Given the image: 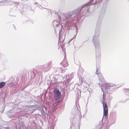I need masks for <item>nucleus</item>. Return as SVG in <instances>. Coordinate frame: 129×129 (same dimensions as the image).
<instances>
[{"label": "nucleus", "instance_id": "dca6fc26", "mask_svg": "<svg viewBox=\"0 0 129 129\" xmlns=\"http://www.w3.org/2000/svg\"><path fill=\"white\" fill-rule=\"evenodd\" d=\"M57 79L55 77H53L51 81L52 83L53 84H55L57 82Z\"/></svg>", "mask_w": 129, "mask_h": 129}, {"label": "nucleus", "instance_id": "f257e3e1", "mask_svg": "<svg viewBox=\"0 0 129 129\" xmlns=\"http://www.w3.org/2000/svg\"><path fill=\"white\" fill-rule=\"evenodd\" d=\"M94 0H90L87 3L82 5L81 7L77 9L72 11L68 12L66 13H61L60 16L58 15L59 21H61L63 24L61 25L57 23V21L54 20L53 21L54 25L55 24L56 27H58L59 25L61 26L65 25L68 27H70L72 25L75 23V21H76L78 18L84 16L87 13L88 11L89 10L90 8L89 5H88L87 8L85 7L88 5ZM103 0H99L100 2H101Z\"/></svg>", "mask_w": 129, "mask_h": 129}, {"label": "nucleus", "instance_id": "a878e982", "mask_svg": "<svg viewBox=\"0 0 129 129\" xmlns=\"http://www.w3.org/2000/svg\"><path fill=\"white\" fill-rule=\"evenodd\" d=\"M40 8L41 9H43V8L41 6H40Z\"/></svg>", "mask_w": 129, "mask_h": 129}, {"label": "nucleus", "instance_id": "b1692460", "mask_svg": "<svg viewBox=\"0 0 129 129\" xmlns=\"http://www.w3.org/2000/svg\"><path fill=\"white\" fill-rule=\"evenodd\" d=\"M97 0H96L95 2V3L93 4H91V5H94L96 4H97Z\"/></svg>", "mask_w": 129, "mask_h": 129}, {"label": "nucleus", "instance_id": "7c9ffc66", "mask_svg": "<svg viewBox=\"0 0 129 129\" xmlns=\"http://www.w3.org/2000/svg\"><path fill=\"white\" fill-rule=\"evenodd\" d=\"M44 108L45 109L46 111V108L45 107H44Z\"/></svg>", "mask_w": 129, "mask_h": 129}, {"label": "nucleus", "instance_id": "a211bd4d", "mask_svg": "<svg viewBox=\"0 0 129 129\" xmlns=\"http://www.w3.org/2000/svg\"><path fill=\"white\" fill-rule=\"evenodd\" d=\"M99 80L100 81L102 82H104V79L102 75H101L100 77L99 76Z\"/></svg>", "mask_w": 129, "mask_h": 129}, {"label": "nucleus", "instance_id": "c9c22d12", "mask_svg": "<svg viewBox=\"0 0 129 129\" xmlns=\"http://www.w3.org/2000/svg\"><path fill=\"white\" fill-rule=\"evenodd\" d=\"M14 28L15 29H16L14 27Z\"/></svg>", "mask_w": 129, "mask_h": 129}, {"label": "nucleus", "instance_id": "f704fd0d", "mask_svg": "<svg viewBox=\"0 0 129 129\" xmlns=\"http://www.w3.org/2000/svg\"><path fill=\"white\" fill-rule=\"evenodd\" d=\"M71 83V85H72V84H73V83Z\"/></svg>", "mask_w": 129, "mask_h": 129}, {"label": "nucleus", "instance_id": "7ed1b4c3", "mask_svg": "<svg viewBox=\"0 0 129 129\" xmlns=\"http://www.w3.org/2000/svg\"><path fill=\"white\" fill-rule=\"evenodd\" d=\"M55 98L56 102L59 103L60 101L61 96V93L59 89L57 88L54 89V90Z\"/></svg>", "mask_w": 129, "mask_h": 129}, {"label": "nucleus", "instance_id": "cd10ccee", "mask_svg": "<svg viewBox=\"0 0 129 129\" xmlns=\"http://www.w3.org/2000/svg\"><path fill=\"white\" fill-rule=\"evenodd\" d=\"M48 5V3L47 2L45 3V6H47Z\"/></svg>", "mask_w": 129, "mask_h": 129}, {"label": "nucleus", "instance_id": "f03ea898", "mask_svg": "<svg viewBox=\"0 0 129 129\" xmlns=\"http://www.w3.org/2000/svg\"><path fill=\"white\" fill-rule=\"evenodd\" d=\"M105 12V11L101 10L99 15L96 23L95 35L93 37L92 41L95 49L96 57H99L101 55L100 45L99 41V35L101 27L102 21Z\"/></svg>", "mask_w": 129, "mask_h": 129}, {"label": "nucleus", "instance_id": "72a5a7b5", "mask_svg": "<svg viewBox=\"0 0 129 129\" xmlns=\"http://www.w3.org/2000/svg\"><path fill=\"white\" fill-rule=\"evenodd\" d=\"M71 85H70L69 86V87H71Z\"/></svg>", "mask_w": 129, "mask_h": 129}, {"label": "nucleus", "instance_id": "39448f33", "mask_svg": "<svg viewBox=\"0 0 129 129\" xmlns=\"http://www.w3.org/2000/svg\"><path fill=\"white\" fill-rule=\"evenodd\" d=\"M102 104L103 105V116L102 119V121H103V119L104 116L106 117L108 114V108L107 105L103 101Z\"/></svg>", "mask_w": 129, "mask_h": 129}, {"label": "nucleus", "instance_id": "bb28decb", "mask_svg": "<svg viewBox=\"0 0 129 129\" xmlns=\"http://www.w3.org/2000/svg\"><path fill=\"white\" fill-rule=\"evenodd\" d=\"M13 10V8H12L11 10L10 13H11L12 11Z\"/></svg>", "mask_w": 129, "mask_h": 129}, {"label": "nucleus", "instance_id": "f3484780", "mask_svg": "<svg viewBox=\"0 0 129 129\" xmlns=\"http://www.w3.org/2000/svg\"><path fill=\"white\" fill-rule=\"evenodd\" d=\"M7 116L8 117L10 118H12L14 116V115L12 113H9L8 114Z\"/></svg>", "mask_w": 129, "mask_h": 129}, {"label": "nucleus", "instance_id": "1a4fd4ad", "mask_svg": "<svg viewBox=\"0 0 129 129\" xmlns=\"http://www.w3.org/2000/svg\"><path fill=\"white\" fill-rule=\"evenodd\" d=\"M64 78H66V83L68 84L69 83L71 80L73 78V76L72 74L70 75H66L64 76Z\"/></svg>", "mask_w": 129, "mask_h": 129}, {"label": "nucleus", "instance_id": "9d476101", "mask_svg": "<svg viewBox=\"0 0 129 129\" xmlns=\"http://www.w3.org/2000/svg\"><path fill=\"white\" fill-rule=\"evenodd\" d=\"M8 2L7 0L2 1H0V6L7 5Z\"/></svg>", "mask_w": 129, "mask_h": 129}, {"label": "nucleus", "instance_id": "2f4dec72", "mask_svg": "<svg viewBox=\"0 0 129 129\" xmlns=\"http://www.w3.org/2000/svg\"><path fill=\"white\" fill-rule=\"evenodd\" d=\"M10 16H14V15H11L10 14Z\"/></svg>", "mask_w": 129, "mask_h": 129}, {"label": "nucleus", "instance_id": "f8f14e48", "mask_svg": "<svg viewBox=\"0 0 129 129\" xmlns=\"http://www.w3.org/2000/svg\"><path fill=\"white\" fill-rule=\"evenodd\" d=\"M61 63L63 64V66L64 67H66L68 65V63L67 61H63L62 62H61L60 64H61Z\"/></svg>", "mask_w": 129, "mask_h": 129}, {"label": "nucleus", "instance_id": "c85d7f7f", "mask_svg": "<svg viewBox=\"0 0 129 129\" xmlns=\"http://www.w3.org/2000/svg\"><path fill=\"white\" fill-rule=\"evenodd\" d=\"M75 87V86L74 85V84H73V86H72V88H74Z\"/></svg>", "mask_w": 129, "mask_h": 129}, {"label": "nucleus", "instance_id": "e433bc0d", "mask_svg": "<svg viewBox=\"0 0 129 129\" xmlns=\"http://www.w3.org/2000/svg\"><path fill=\"white\" fill-rule=\"evenodd\" d=\"M128 0L129 1V0Z\"/></svg>", "mask_w": 129, "mask_h": 129}, {"label": "nucleus", "instance_id": "473e14b6", "mask_svg": "<svg viewBox=\"0 0 129 129\" xmlns=\"http://www.w3.org/2000/svg\"><path fill=\"white\" fill-rule=\"evenodd\" d=\"M109 98L110 99H111L112 98V97L111 96L110 97H109Z\"/></svg>", "mask_w": 129, "mask_h": 129}, {"label": "nucleus", "instance_id": "6e6552de", "mask_svg": "<svg viewBox=\"0 0 129 129\" xmlns=\"http://www.w3.org/2000/svg\"><path fill=\"white\" fill-rule=\"evenodd\" d=\"M51 63V62L50 61L48 62L47 65H46L43 66V69L44 70L43 71L44 72H46L49 70Z\"/></svg>", "mask_w": 129, "mask_h": 129}, {"label": "nucleus", "instance_id": "423d86ee", "mask_svg": "<svg viewBox=\"0 0 129 129\" xmlns=\"http://www.w3.org/2000/svg\"><path fill=\"white\" fill-rule=\"evenodd\" d=\"M43 67L42 66H39L34 68L33 69V72L34 75H35L38 73L39 72H41V71H40L39 70L41 69H43Z\"/></svg>", "mask_w": 129, "mask_h": 129}, {"label": "nucleus", "instance_id": "4be33fe9", "mask_svg": "<svg viewBox=\"0 0 129 129\" xmlns=\"http://www.w3.org/2000/svg\"><path fill=\"white\" fill-rule=\"evenodd\" d=\"M4 108H3L2 111H1V113H3L4 112Z\"/></svg>", "mask_w": 129, "mask_h": 129}, {"label": "nucleus", "instance_id": "4468645a", "mask_svg": "<svg viewBox=\"0 0 129 129\" xmlns=\"http://www.w3.org/2000/svg\"><path fill=\"white\" fill-rule=\"evenodd\" d=\"M19 125L20 126L19 127V129H20V127H24V122L23 121H19Z\"/></svg>", "mask_w": 129, "mask_h": 129}, {"label": "nucleus", "instance_id": "0eeeda50", "mask_svg": "<svg viewBox=\"0 0 129 129\" xmlns=\"http://www.w3.org/2000/svg\"><path fill=\"white\" fill-rule=\"evenodd\" d=\"M101 87V90L103 92H104V90L105 91H107L109 90L110 89L109 88V87L108 86V83H105L103 84H102Z\"/></svg>", "mask_w": 129, "mask_h": 129}, {"label": "nucleus", "instance_id": "5701e85b", "mask_svg": "<svg viewBox=\"0 0 129 129\" xmlns=\"http://www.w3.org/2000/svg\"><path fill=\"white\" fill-rule=\"evenodd\" d=\"M44 92L45 93V94H46V93H47V90H45L44 91Z\"/></svg>", "mask_w": 129, "mask_h": 129}, {"label": "nucleus", "instance_id": "ddd939ff", "mask_svg": "<svg viewBox=\"0 0 129 129\" xmlns=\"http://www.w3.org/2000/svg\"><path fill=\"white\" fill-rule=\"evenodd\" d=\"M39 113H41V114L40 115H44L45 114V113L43 108L39 110Z\"/></svg>", "mask_w": 129, "mask_h": 129}, {"label": "nucleus", "instance_id": "412c9836", "mask_svg": "<svg viewBox=\"0 0 129 129\" xmlns=\"http://www.w3.org/2000/svg\"><path fill=\"white\" fill-rule=\"evenodd\" d=\"M3 129H10V127L7 126V127H3Z\"/></svg>", "mask_w": 129, "mask_h": 129}, {"label": "nucleus", "instance_id": "6ab92c4d", "mask_svg": "<svg viewBox=\"0 0 129 129\" xmlns=\"http://www.w3.org/2000/svg\"><path fill=\"white\" fill-rule=\"evenodd\" d=\"M103 92V101H104V102H105L104 101H105V99L106 95H105V94L104 93V92Z\"/></svg>", "mask_w": 129, "mask_h": 129}, {"label": "nucleus", "instance_id": "aec40b11", "mask_svg": "<svg viewBox=\"0 0 129 129\" xmlns=\"http://www.w3.org/2000/svg\"><path fill=\"white\" fill-rule=\"evenodd\" d=\"M108 84L109 87H112L114 85L113 84L108 83Z\"/></svg>", "mask_w": 129, "mask_h": 129}, {"label": "nucleus", "instance_id": "20e7f679", "mask_svg": "<svg viewBox=\"0 0 129 129\" xmlns=\"http://www.w3.org/2000/svg\"><path fill=\"white\" fill-rule=\"evenodd\" d=\"M72 114L73 115H76L77 116L79 117L81 116V112L78 108L77 105L75 107V109L72 110Z\"/></svg>", "mask_w": 129, "mask_h": 129}, {"label": "nucleus", "instance_id": "2eb2a0df", "mask_svg": "<svg viewBox=\"0 0 129 129\" xmlns=\"http://www.w3.org/2000/svg\"><path fill=\"white\" fill-rule=\"evenodd\" d=\"M5 83L4 82H0V89L3 88L5 85Z\"/></svg>", "mask_w": 129, "mask_h": 129}, {"label": "nucleus", "instance_id": "393cba45", "mask_svg": "<svg viewBox=\"0 0 129 129\" xmlns=\"http://www.w3.org/2000/svg\"><path fill=\"white\" fill-rule=\"evenodd\" d=\"M98 69L97 68L96 69V72H95V74H98Z\"/></svg>", "mask_w": 129, "mask_h": 129}, {"label": "nucleus", "instance_id": "c756f323", "mask_svg": "<svg viewBox=\"0 0 129 129\" xmlns=\"http://www.w3.org/2000/svg\"><path fill=\"white\" fill-rule=\"evenodd\" d=\"M72 40H69L68 42V43H70V42H71V41Z\"/></svg>", "mask_w": 129, "mask_h": 129}, {"label": "nucleus", "instance_id": "9b49d317", "mask_svg": "<svg viewBox=\"0 0 129 129\" xmlns=\"http://www.w3.org/2000/svg\"><path fill=\"white\" fill-rule=\"evenodd\" d=\"M8 2L7 5H11L14 4H18L19 3L18 2H14L11 1L7 0Z\"/></svg>", "mask_w": 129, "mask_h": 129}]
</instances>
